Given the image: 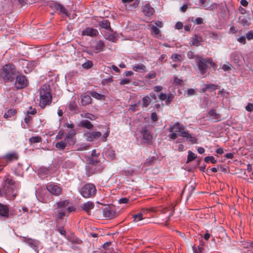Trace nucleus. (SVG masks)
<instances>
[{
    "instance_id": "nucleus-1",
    "label": "nucleus",
    "mask_w": 253,
    "mask_h": 253,
    "mask_svg": "<svg viewBox=\"0 0 253 253\" xmlns=\"http://www.w3.org/2000/svg\"><path fill=\"white\" fill-rule=\"evenodd\" d=\"M168 130L169 132L175 131L176 133H178L179 136L187 138V140L193 144L197 143V138L190 133L188 130H185V126L178 122L171 126Z\"/></svg>"
},
{
    "instance_id": "nucleus-2",
    "label": "nucleus",
    "mask_w": 253,
    "mask_h": 253,
    "mask_svg": "<svg viewBox=\"0 0 253 253\" xmlns=\"http://www.w3.org/2000/svg\"><path fill=\"white\" fill-rule=\"evenodd\" d=\"M39 105L42 108H44L51 104L52 100L50 86L46 84L42 85L39 89Z\"/></svg>"
},
{
    "instance_id": "nucleus-3",
    "label": "nucleus",
    "mask_w": 253,
    "mask_h": 253,
    "mask_svg": "<svg viewBox=\"0 0 253 253\" xmlns=\"http://www.w3.org/2000/svg\"><path fill=\"white\" fill-rule=\"evenodd\" d=\"M17 75L15 66L12 64L5 65L1 72L0 76L5 82H13Z\"/></svg>"
},
{
    "instance_id": "nucleus-4",
    "label": "nucleus",
    "mask_w": 253,
    "mask_h": 253,
    "mask_svg": "<svg viewBox=\"0 0 253 253\" xmlns=\"http://www.w3.org/2000/svg\"><path fill=\"white\" fill-rule=\"evenodd\" d=\"M57 213L56 217L58 219H62L66 213L74 211L75 208L73 206H70V200H65L56 203Z\"/></svg>"
},
{
    "instance_id": "nucleus-5",
    "label": "nucleus",
    "mask_w": 253,
    "mask_h": 253,
    "mask_svg": "<svg viewBox=\"0 0 253 253\" xmlns=\"http://www.w3.org/2000/svg\"><path fill=\"white\" fill-rule=\"evenodd\" d=\"M196 63L199 70L202 75L205 74L207 71L208 63L210 64L213 67L215 66V64L213 62L212 59L211 58H203L201 56H197Z\"/></svg>"
},
{
    "instance_id": "nucleus-6",
    "label": "nucleus",
    "mask_w": 253,
    "mask_h": 253,
    "mask_svg": "<svg viewBox=\"0 0 253 253\" xmlns=\"http://www.w3.org/2000/svg\"><path fill=\"white\" fill-rule=\"evenodd\" d=\"M80 193L85 198L93 197L96 192L95 185L92 183H87L81 189Z\"/></svg>"
},
{
    "instance_id": "nucleus-7",
    "label": "nucleus",
    "mask_w": 253,
    "mask_h": 253,
    "mask_svg": "<svg viewBox=\"0 0 253 253\" xmlns=\"http://www.w3.org/2000/svg\"><path fill=\"white\" fill-rule=\"evenodd\" d=\"M14 83L15 87L17 89H22L28 86V83L25 76L17 75Z\"/></svg>"
},
{
    "instance_id": "nucleus-8",
    "label": "nucleus",
    "mask_w": 253,
    "mask_h": 253,
    "mask_svg": "<svg viewBox=\"0 0 253 253\" xmlns=\"http://www.w3.org/2000/svg\"><path fill=\"white\" fill-rule=\"evenodd\" d=\"M46 190L52 195L58 196L61 194L62 189L58 184L49 183L46 185Z\"/></svg>"
},
{
    "instance_id": "nucleus-9",
    "label": "nucleus",
    "mask_w": 253,
    "mask_h": 253,
    "mask_svg": "<svg viewBox=\"0 0 253 253\" xmlns=\"http://www.w3.org/2000/svg\"><path fill=\"white\" fill-rule=\"evenodd\" d=\"M140 132L143 136V139L145 141V143L148 144L152 143V135L149 126H143L140 130Z\"/></svg>"
},
{
    "instance_id": "nucleus-10",
    "label": "nucleus",
    "mask_w": 253,
    "mask_h": 253,
    "mask_svg": "<svg viewBox=\"0 0 253 253\" xmlns=\"http://www.w3.org/2000/svg\"><path fill=\"white\" fill-rule=\"evenodd\" d=\"M103 214L106 218L111 219L116 217L118 215L115 207L113 206H107L105 207L103 210Z\"/></svg>"
},
{
    "instance_id": "nucleus-11",
    "label": "nucleus",
    "mask_w": 253,
    "mask_h": 253,
    "mask_svg": "<svg viewBox=\"0 0 253 253\" xmlns=\"http://www.w3.org/2000/svg\"><path fill=\"white\" fill-rule=\"evenodd\" d=\"M24 242L28 244L29 246L33 248L35 251L38 250L40 245V242L39 241L30 238L25 237Z\"/></svg>"
},
{
    "instance_id": "nucleus-12",
    "label": "nucleus",
    "mask_w": 253,
    "mask_h": 253,
    "mask_svg": "<svg viewBox=\"0 0 253 253\" xmlns=\"http://www.w3.org/2000/svg\"><path fill=\"white\" fill-rule=\"evenodd\" d=\"M2 159L5 160L7 164L17 160L18 159V155L16 152L7 153L2 157Z\"/></svg>"
},
{
    "instance_id": "nucleus-13",
    "label": "nucleus",
    "mask_w": 253,
    "mask_h": 253,
    "mask_svg": "<svg viewBox=\"0 0 253 253\" xmlns=\"http://www.w3.org/2000/svg\"><path fill=\"white\" fill-rule=\"evenodd\" d=\"M98 34V32L96 29L87 27L82 31V36H88L93 37L96 36Z\"/></svg>"
},
{
    "instance_id": "nucleus-14",
    "label": "nucleus",
    "mask_w": 253,
    "mask_h": 253,
    "mask_svg": "<svg viewBox=\"0 0 253 253\" xmlns=\"http://www.w3.org/2000/svg\"><path fill=\"white\" fill-rule=\"evenodd\" d=\"M142 11L145 15L150 16L154 14L155 10L149 3H146L144 5Z\"/></svg>"
},
{
    "instance_id": "nucleus-15",
    "label": "nucleus",
    "mask_w": 253,
    "mask_h": 253,
    "mask_svg": "<svg viewBox=\"0 0 253 253\" xmlns=\"http://www.w3.org/2000/svg\"><path fill=\"white\" fill-rule=\"evenodd\" d=\"M86 140L88 141H92L95 138H98L101 136V133L99 131H93L86 133Z\"/></svg>"
},
{
    "instance_id": "nucleus-16",
    "label": "nucleus",
    "mask_w": 253,
    "mask_h": 253,
    "mask_svg": "<svg viewBox=\"0 0 253 253\" xmlns=\"http://www.w3.org/2000/svg\"><path fill=\"white\" fill-rule=\"evenodd\" d=\"M76 130L75 129H72L69 131L66 135L65 137V140H66L68 142L71 141L72 143H74L75 142V139L74 138L75 135H76Z\"/></svg>"
},
{
    "instance_id": "nucleus-17",
    "label": "nucleus",
    "mask_w": 253,
    "mask_h": 253,
    "mask_svg": "<svg viewBox=\"0 0 253 253\" xmlns=\"http://www.w3.org/2000/svg\"><path fill=\"white\" fill-rule=\"evenodd\" d=\"M0 215L5 217L9 216V209L7 205L0 204Z\"/></svg>"
},
{
    "instance_id": "nucleus-18",
    "label": "nucleus",
    "mask_w": 253,
    "mask_h": 253,
    "mask_svg": "<svg viewBox=\"0 0 253 253\" xmlns=\"http://www.w3.org/2000/svg\"><path fill=\"white\" fill-rule=\"evenodd\" d=\"M208 116L211 117L213 120H214L215 122H218L221 120V116L219 114L216 112V111L214 109H211L208 112Z\"/></svg>"
},
{
    "instance_id": "nucleus-19",
    "label": "nucleus",
    "mask_w": 253,
    "mask_h": 253,
    "mask_svg": "<svg viewBox=\"0 0 253 253\" xmlns=\"http://www.w3.org/2000/svg\"><path fill=\"white\" fill-rule=\"evenodd\" d=\"M92 99L88 95L83 94L81 96V104L83 106H86L91 103Z\"/></svg>"
},
{
    "instance_id": "nucleus-20",
    "label": "nucleus",
    "mask_w": 253,
    "mask_h": 253,
    "mask_svg": "<svg viewBox=\"0 0 253 253\" xmlns=\"http://www.w3.org/2000/svg\"><path fill=\"white\" fill-rule=\"evenodd\" d=\"M218 87V85H216L212 84H204V87L202 89V91L203 92H205L207 90H209L210 91H212L213 90H215L217 89Z\"/></svg>"
},
{
    "instance_id": "nucleus-21",
    "label": "nucleus",
    "mask_w": 253,
    "mask_h": 253,
    "mask_svg": "<svg viewBox=\"0 0 253 253\" xmlns=\"http://www.w3.org/2000/svg\"><path fill=\"white\" fill-rule=\"evenodd\" d=\"M191 42L192 45L196 46H199L201 42H203V38L200 35H195L192 38Z\"/></svg>"
},
{
    "instance_id": "nucleus-22",
    "label": "nucleus",
    "mask_w": 253,
    "mask_h": 253,
    "mask_svg": "<svg viewBox=\"0 0 253 253\" xmlns=\"http://www.w3.org/2000/svg\"><path fill=\"white\" fill-rule=\"evenodd\" d=\"M94 207V204L92 202L88 201L86 203H84L82 205V208L83 210H84L88 213L91 211V210L93 209Z\"/></svg>"
},
{
    "instance_id": "nucleus-23",
    "label": "nucleus",
    "mask_w": 253,
    "mask_h": 253,
    "mask_svg": "<svg viewBox=\"0 0 253 253\" xmlns=\"http://www.w3.org/2000/svg\"><path fill=\"white\" fill-rule=\"evenodd\" d=\"M106 158L109 160H114L116 159L115 151L111 148L107 149L105 152Z\"/></svg>"
},
{
    "instance_id": "nucleus-24",
    "label": "nucleus",
    "mask_w": 253,
    "mask_h": 253,
    "mask_svg": "<svg viewBox=\"0 0 253 253\" xmlns=\"http://www.w3.org/2000/svg\"><path fill=\"white\" fill-rule=\"evenodd\" d=\"M40 197L42 202L44 203H47L52 200V197L49 193H47L44 194L42 193Z\"/></svg>"
},
{
    "instance_id": "nucleus-25",
    "label": "nucleus",
    "mask_w": 253,
    "mask_h": 253,
    "mask_svg": "<svg viewBox=\"0 0 253 253\" xmlns=\"http://www.w3.org/2000/svg\"><path fill=\"white\" fill-rule=\"evenodd\" d=\"M32 120L33 118L27 114V116L24 119L25 124H23V127L24 128H29L31 126Z\"/></svg>"
},
{
    "instance_id": "nucleus-26",
    "label": "nucleus",
    "mask_w": 253,
    "mask_h": 253,
    "mask_svg": "<svg viewBox=\"0 0 253 253\" xmlns=\"http://www.w3.org/2000/svg\"><path fill=\"white\" fill-rule=\"evenodd\" d=\"M151 98L148 96H145L142 98V108H146L151 103Z\"/></svg>"
},
{
    "instance_id": "nucleus-27",
    "label": "nucleus",
    "mask_w": 253,
    "mask_h": 253,
    "mask_svg": "<svg viewBox=\"0 0 253 253\" xmlns=\"http://www.w3.org/2000/svg\"><path fill=\"white\" fill-rule=\"evenodd\" d=\"M68 144H70V143L65 140L64 139L63 141L57 142L55 144V147L60 150H63L66 148Z\"/></svg>"
},
{
    "instance_id": "nucleus-28",
    "label": "nucleus",
    "mask_w": 253,
    "mask_h": 253,
    "mask_svg": "<svg viewBox=\"0 0 253 253\" xmlns=\"http://www.w3.org/2000/svg\"><path fill=\"white\" fill-rule=\"evenodd\" d=\"M80 126L87 129H91L93 127V125L88 120H83L81 121Z\"/></svg>"
},
{
    "instance_id": "nucleus-29",
    "label": "nucleus",
    "mask_w": 253,
    "mask_h": 253,
    "mask_svg": "<svg viewBox=\"0 0 253 253\" xmlns=\"http://www.w3.org/2000/svg\"><path fill=\"white\" fill-rule=\"evenodd\" d=\"M16 110L10 109H9L6 112L4 113L3 117L5 119H9L11 118L12 116H15L16 114Z\"/></svg>"
},
{
    "instance_id": "nucleus-30",
    "label": "nucleus",
    "mask_w": 253,
    "mask_h": 253,
    "mask_svg": "<svg viewBox=\"0 0 253 253\" xmlns=\"http://www.w3.org/2000/svg\"><path fill=\"white\" fill-rule=\"evenodd\" d=\"M104 48V43L101 41H98L95 46V52L98 53L103 50Z\"/></svg>"
},
{
    "instance_id": "nucleus-31",
    "label": "nucleus",
    "mask_w": 253,
    "mask_h": 253,
    "mask_svg": "<svg viewBox=\"0 0 253 253\" xmlns=\"http://www.w3.org/2000/svg\"><path fill=\"white\" fill-rule=\"evenodd\" d=\"M53 5H54V7L55 8V9L56 10H60V11L61 13L65 14L66 15L67 14L66 9L65 8V7L62 4L55 3L53 4Z\"/></svg>"
},
{
    "instance_id": "nucleus-32",
    "label": "nucleus",
    "mask_w": 253,
    "mask_h": 253,
    "mask_svg": "<svg viewBox=\"0 0 253 253\" xmlns=\"http://www.w3.org/2000/svg\"><path fill=\"white\" fill-rule=\"evenodd\" d=\"M133 71L135 72H139L142 71V72L145 71L146 67L142 64H136L133 66L132 67Z\"/></svg>"
},
{
    "instance_id": "nucleus-33",
    "label": "nucleus",
    "mask_w": 253,
    "mask_h": 253,
    "mask_svg": "<svg viewBox=\"0 0 253 253\" xmlns=\"http://www.w3.org/2000/svg\"><path fill=\"white\" fill-rule=\"evenodd\" d=\"M68 108L70 111L76 112L78 110L77 102L74 100L71 101L69 104Z\"/></svg>"
},
{
    "instance_id": "nucleus-34",
    "label": "nucleus",
    "mask_w": 253,
    "mask_h": 253,
    "mask_svg": "<svg viewBox=\"0 0 253 253\" xmlns=\"http://www.w3.org/2000/svg\"><path fill=\"white\" fill-rule=\"evenodd\" d=\"M196 158L197 155L195 153H194L191 151H189L188 152V156L186 163H189V162L195 160Z\"/></svg>"
},
{
    "instance_id": "nucleus-35",
    "label": "nucleus",
    "mask_w": 253,
    "mask_h": 253,
    "mask_svg": "<svg viewBox=\"0 0 253 253\" xmlns=\"http://www.w3.org/2000/svg\"><path fill=\"white\" fill-rule=\"evenodd\" d=\"M90 94L93 98H95L97 99H99V100H102V99L104 100L105 99V96L104 95L98 93L95 91H91L90 92Z\"/></svg>"
},
{
    "instance_id": "nucleus-36",
    "label": "nucleus",
    "mask_w": 253,
    "mask_h": 253,
    "mask_svg": "<svg viewBox=\"0 0 253 253\" xmlns=\"http://www.w3.org/2000/svg\"><path fill=\"white\" fill-rule=\"evenodd\" d=\"M171 58L173 62H181L183 60L182 56L180 54H173L171 56Z\"/></svg>"
},
{
    "instance_id": "nucleus-37",
    "label": "nucleus",
    "mask_w": 253,
    "mask_h": 253,
    "mask_svg": "<svg viewBox=\"0 0 253 253\" xmlns=\"http://www.w3.org/2000/svg\"><path fill=\"white\" fill-rule=\"evenodd\" d=\"M100 26L102 28L108 29L109 28H110V23L108 20L104 19V20H103L100 23Z\"/></svg>"
},
{
    "instance_id": "nucleus-38",
    "label": "nucleus",
    "mask_w": 253,
    "mask_h": 253,
    "mask_svg": "<svg viewBox=\"0 0 253 253\" xmlns=\"http://www.w3.org/2000/svg\"><path fill=\"white\" fill-rule=\"evenodd\" d=\"M193 250L194 253H203V245L201 244L197 247L195 246L193 247Z\"/></svg>"
},
{
    "instance_id": "nucleus-39",
    "label": "nucleus",
    "mask_w": 253,
    "mask_h": 253,
    "mask_svg": "<svg viewBox=\"0 0 253 253\" xmlns=\"http://www.w3.org/2000/svg\"><path fill=\"white\" fill-rule=\"evenodd\" d=\"M29 141L34 143L41 142L42 138L39 136H33L29 139Z\"/></svg>"
},
{
    "instance_id": "nucleus-40",
    "label": "nucleus",
    "mask_w": 253,
    "mask_h": 253,
    "mask_svg": "<svg viewBox=\"0 0 253 253\" xmlns=\"http://www.w3.org/2000/svg\"><path fill=\"white\" fill-rule=\"evenodd\" d=\"M151 29L152 31V34L154 35L155 37H157V36L160 34V30L156 26L152 25L151 26Z\"/></svg>"
},
{
    "instance_id": "nucleus-41",
    "label": "nucleus",
    "mask_w": 253,
    "mask_h": 253,
    "mask_svg": "<svg viewBox=\"0 0 253 253\" xmlns=\"http://www.w3.org/2000/svg\"><path fill=\"white\" fill-rule=\"evenodd\" d=\"M133 221L138 222L143 219V214L142 213H139L133 215Z\"/></svg>"
},
{
    "instance_id": "nucleus-42",
    "label": "nucleus",
    "mask_w": 253,
    "mask_h": 253,
    "mask_svg": "<svg viewBox=\"0 0 253 253\" xmlns=\"http://www.w3.org/2000/svg\"><path fill=\"white\" fill-rule=\"evenodd\" d=\"M68 239L70 242L73 243L80 244L82 243V241L79 238H77L74 236L73 237H71L70 238H68Z\"/></svg>"
},
{
    "instance_id": "nucleus-43",
    "label": "nucleus",
    "mask_w": 253,
    "mask_h": 253,
    "mask_svg": "<svg viewBox=\"0 0 253 253\" xmlns=\"http://www.w3.org/2000/svg\"><path fill=\"white\" fill-rule=\"evenodd\" d=\"M93 66L92 62L90 60H87L82 64V67L84 69H89Z\"/></svg>"
},
{
    "instance_id": "nucleus-44",
    "label": "nucleus",
    "mask_w": 253,
    "mask_h": 253,
    "mask_svg": "<svg viewBox=\"0 0 253 253\" xmlns=\"http://www.w3.org/2000/svg\"><path fill=\"white\" fill-rule=\"evenodd\" d=\"M204 161L207 163L209 162H211L212 164H215L216 163V161L213 156H207L204 158Z\"/></svg>"
},
{
    "instance_id": "nucleus-45",
    "label": "nucleus",
    "mask_w": 253,
    "mask_h": 253,
    "mask_svg": "<svg viewBox=\"0 0 253 253\" xmlns=\"http://www.w3.org/2000/svg\"><path fill=\"white\" fill-rule=\"evenodd\" d=\"M239 21L242 23L243 25H249V23L248 20L245 18L244 16H240L239 18Z\"/></svg>"
},
{
    "instance_id": "nucleus-46",
    "label": "nucleus",
    "mask_w": 253,
    "mask_h": 253,
    "mask_svg": "<svg viewBox=\"0 0 253 253\" xmlns=\"http://www.w3.org/2000/svg\"><path fill=\"white\" fill-rule=\"evenodd\" d=\"M241 246H242L243 248L244 249H247L250 246L251 247V243L247 242V241H240V245Z\"/></svg>"
},
{
    "instance_id": "nucleus-47",
    "label": "nucleus",
    "mask_w": 253,
    "mask_h": 253,
    "mask_svg": "<svg viewBox=\"0 0 253 253\" xmlns=\"http://www.w3.org/2000/svg\"><path fill=\"white\" fill-rule=\"evenodd\" d=\"M5 184H8L10 186H13L14 185V181L10 178L9 176L6 177L5 179Z\"/></svg>"
},
{
    "instance_id": "nucleus-48",
    "label": "nucleus",
    "mask_w": 253,
    "mask_h": 253,
    "mask_svg": "<svg viewBox=\"0 0 253 253\" xmlns=\"http://www.w3.org/2000/svg\"><path fill=\"white\" fill-rule=\"evenodd\" d=\"M174 78V80H173V84L176 85H179V84H181L182 82V80L178 78H177V77H173Z\"/></svg>"
},
{
    "instance_id": "nucleus-49",
    "label": "nucleus",
    "mask_w": 253,
    "mask_h": 253,
    "mask_svg": "<svg viewBox=\"0 0 253 253\" xmlns=\"http://www.w3.org/2000/svg\"><path fill=\"white\" fill-rule=\"evenodd\" d=\"M84 117L91 120H95L97 118L96 116L90 113L85 114Z\"/></svg>"
},
{
    "instance_id": "nucleus-50",
    "label": "nucleus",
    "mask_w": 253,
    "mask_h": 253,
    "mask_svg": "<svg viewBox=\"0 0 253 253\" xmlns=\"http://www.w3.org/2000/svg\"><path fill=\"white\" fill-rule=\"evenodd\" d=\"M173 96L171 94H169L168 96L167 95V98L166 99V104L169 105L172 100Z\"/></svg>"
},
{
    "instance_id": "nucleus-51",
    "label": "nucleus",
    "mask_w": 253,
    "mask_h": 253,
    "mask_svg": "<svg viewBox=\"0 0 253 253\" xmlns=\"http://www.w3.org/2000/svg\"><path fill=\"white\" fill-rule=\"evenodd\" d=\"M156 74L153 71L150 72L146 76V78L149 79H152L156 77Z\"/></svg>"
},
{
    "instance_id": "nucleus-52",
    "label": "nucleus",
    "mask_w": 253,
    "mask_h": 253,
    "mask_svg": "<svg viewBox=\"0 0 253 253\" xmlns=\"http://www.w3.org/2000/svg\"><path fill=\"white\" fill-rule=\"evenodd\" d=\"M171 133L168 135L169 139L174 140L177 137V134L175 132H171Z\"/></svg>"
},
{
    "instance_id": "nucleus-53",
    "label": "nucleus",
    "mask_w": 253,
    "mask_h": 253,
    "mask_svg": "<svg viewBox=\"0 0 253 253\" xmlns=\"http://www.w3.org/2000/svg\"><path fill=\"white\" fill-rule=\"evenodd\" d=\"M197 55H195L194 52L192 51H189L187 52V57L189 59H194L195 58L196 59V56Z\"/></svg>"
},
{
    "instance_id": "nucleus-54",
    "label": "nucleus",
    "mask_w": 253,
    "mask_h": 253,
    "mask_svg": "<svg viewBox=\"0 0 253 253\" xmlns=\"http://www.w3.org/2000/svg\"><path fill=\"white\" fill-rule=\"evenodd\" d=\"M246 38L248 40L253 39V31H250L248 32L246 35Z\"/></svg>"
},
{
    "instance_id": "nucleus-55",
    "label": "nucleus",
    "mask_w": 253,
    "mask_h": 253,
    "mask_svg": "<svg viewBox=\"0 0 253 253\" xmlns=\"http://www.w3.org/2000/svg\"><path fill=\"white\" fill-rule=\"evenodd\" d=\"M246 109L247 111L249 112H252L253 111V104L252 103H248L246 107Z\"/></svg>"
},
{
    "instance_id": "nucleus-56",
    "label": "nucleus",
    "mask_w": 253,
    "mask_h": 253,
    "mask_svg": "<svg viewBox=\"0 0 253 253\" xmlns=\"http://www.w3.org/2000/svg\"><path fill=\"white\" fill-rule=\"evenodd\" d=\"M130 82V79H124L122 80L120 83V84L124 85L126 84H128Z\"/></svg>"
},
{
    "instance_id": "nucleus-57",
    "label": "nucleus",
    "mask_w": 253,
    "mask_h": 253,
    "mask_svg": "<svg viewBox=\"0 0 253 253\" xmlns=\"http://www.w3.org/2000/svg\"><path fill=\"white\" fill-rule=\"evenodd\" d=\"M151 118L153 122H156L158 120L157 115L155 112H153L151 114Z\"/></svg>"
},
{
    "instance_id": "nucleus-58",
    "label": "nucleus",
    "mask_w": 253,
    "mask_h": 253,
    "mask_svg": "<svg viewBox=\"0 0 253 253\" xmlns=\"http://www.w3.org/2000/svg\"><path fill=\"white\" fill-rule=\"evenodd\" d=\"M192 21L195 22L196 24L197 25H200V24H201L203 23V20L202 18L201 17H198L197 18L195 21H193L192 20Z\"/></svg>"
},
{
    "instance_id": "nucleus-59",
    "label": "nucleus",
    "mask_w": 253,
    "mask_h": 253,
    "mask_svg": "<svg viewBox=\"0 0 253 253\" xmlns=\"http://www.w3.org/2000/svg\"><path fill=\"white\" fill-rule=\"evenodd\" d=\"M129 199L127 198H123L119 200V204H126L128 202Z\"/></svg>"
},
{
    "instance_id": "nucleus-60",
    "label": "nucleus",
    "mask_w": 253,
    "mask_h": 253,
    "mask_svg": "<svg viewBox=\"0 0 253 253\" xmlns=\"http://www.w3.org/2000/svg\"><path fill=\"white\" fill-rule=\"evenodd\" d=\"M183 27V23L181 22H177L175 25V29H178V30L181 29Z\"/></svg>"
},
{
    "instance_id": "nucleus-61",
    "label": "nucleus",
    "mask_w": 253,
    "mask_h": 253,
    "mask_svg": "<svg viewBox=\"0 0 253 253\" xmlns=\"http://www.w3.org/2000/svg\"><path fill=\"white\" fill-rule=\"evenodd\" d=\"M231 67L232 66L230 64H224L222 68L224 71H227L230 70Z\"/></svg>"
},
{
    "instance_id": "nucleus-62",
    "label": "nucleus",
    "mask_w": 253,
    "mask_h": 253,
    "mask_svg": "<svg viewBox=\"0 0 253 253\" xmlns=\"http://www.w3.org/2000/svg\"><path fill=\"white\" fill-rule=\"evenodd\" d=\"M57 231L62 235L65 236L66 232L63 227L57 229Z\"/></svg>"
},
{
    "instance_id": "nucleus-63",
    "label": "nucleus",
    "mask_w": 253,
    "mask_h": 253,
    "mask_svg": "<svg viewBox=\"0 0 253 253\" xmlns=\"http://www.w3.org/2000/svg\"><path fill=\"white\" fill-rule=\"evenodd\" d=\"M187 96H192V95H194L195 94V90H194V89H193L192 88L188 89L187 90Z\"/></svg>"
},
{
    "instance_id": "nucleus-64",
    "label": "nucleus",
    "mask_w": 253,
    "mask_h": 253,
    "mask_svg": "<svg viewBox=\"0 0 253 253\" xmlns=\"http://www.w3.org/2000/svg\"><path fill=\"white\" fill-rule=\"evenodd\" d=\"M31 111H28L27 112V114L28 115H35L37 113V110L35 108H32V107H30Z\"/></svg>"
}]
</instances>
